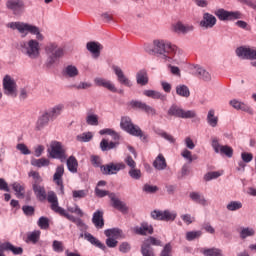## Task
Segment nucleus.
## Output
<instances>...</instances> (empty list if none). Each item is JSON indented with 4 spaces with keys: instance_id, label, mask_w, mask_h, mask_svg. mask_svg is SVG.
<instances>
[{
    "instance_id": "f257e3e1",
    "label": "nucleus",
    "mask_w": 256,
    "mask_h": 256,
    "mask_svg": "<svg viewBox=\"0 0 256 256\" xmlns=\"http://www.w3.org/2000/svg\"><path fill=\"white\" fill-rule=\"evenodd\" d=\"M153 45L154 48L149 49V47H147L146 52L149 53V55H161L162 59H165V61L172 59L177 51V46L171 45V43L165 42L164 40H154Z\"/></svg>"
},
{
    "instance_id": "f03ea898",
    "label": "nucleus",
    "mask_w": 256,
    "mask_h": 256,
    "mask_svg": "<svg viewBox=\"0 0 256 256\" xmlns=\"http://www.w3.org/2000/svg\"><path fill=\"white\" fill-rule=\"evenodd\" d=\"M120 129L132 137H139L143 143H149V135L143 133L141 127L135 125L129 116H122L120 120Z\"/></svg>"
},
{
    "instance_id": "7ed1b4c3",
    "label": "nucleus",
    "mask_w": 256,
    "mask_h": 256,
    "mask_svg": "<svg viewBox=\"0 0 256 256\" xmlns=\"http://www.w3.org/2000/svg\"><path fill=\"white\" fill-rule=\"evenodd\" d=\"M10 29H17L19 33H21V37L25 38L29 33L31 35H36V39L38 41H43L44 37L43 34H41V31L39 30V27L31 25L29 23L25 22H11L7 25Z\"/></svg>"
},
{
    "instance_id": "20e7f679",
    "label": "nucleus",
    "mask_w": 256,
    "mask_h": 256,
    "mask_svg": "<svg viewBox=\"0 0 256 256\" xmlns=\"http://www.w3.org/2000/svg\"><path fill=\"white\" fill-rule=\"evenodd\" d=\"M91 163L94 167H100V171L103 175H117L118 171L125 169V163H110L108 165H101V161L99 160V156H92Z\"/></svg>"
},
{
    "instance_id": "39448f33",
    "label": "nucleus",
    "mask_w": 256,
    "mask_h": 256,
    "mask_svg": "<svg viewBox=\"0 0 256 256\" xmlns=\"http://www.w3.org/2000/svg\"><path fill=\"white\" fill-rule=\"evenodd\" d=\"M61 111H63V104L57 105L52 108L51 111L42 114L37 121L36 128L38 129V131H41V129H43L45 125H49V119H57V117L61 115Z\"/></svg>"
},
{
    "instance_id": "423d86ee",
    "label": "nucleus",
    "mask_w": 256,
    "mask_h": 256,
    "mask_svg": "<svg viewBox=\"0 0 256 256\" xmlns=\"http://www.w3.org/2000/svg\"><path fill=\"white\" fill-rule=\"evenodd\" d=\"M153 247H163V242L153 236H149L144 239L140 250L142 256H155V250Z\"/></svg>"
},
{
    "instance_id": "0eeeda50",
    "label": "nucleus",
    "mask_w": 256,
    "mask_h": 256,
    "mask_svg": "<svg viewBox=\"0 0 256 256\" xmlns=\"http://www.w3.org/2000/svg\"><path fill=\"white\" fill-rule=\"evenodd\" d=\"M46 53L48 55L46 67H53L65 55V50L63 48H57L55 44H50L46 47Z\"/></svg>"
},
{
    "instance_id": "6e6552de",
    "label": "nucleus",
    "mask_w": 256,
    "mask_h": 256,
    "mask_svg": "<svg viewBox=\"0 0 256 256\" xmlns=\"http://www.w3.org/2000/svg\"><path fill=\"white\" fill-rule=\"evenodd\" d=\"M167 115H169V117H176L178 119H195V117H197V113L195 112V110L185 111L177 104H172L170 106Z\"/></svg>"
},
{
    "instance_id": "1a4fd4ad",
    "label": "nucleus",
    "mask_w": 256,
    "mask_h": 256,
    "mask_svg": "<svg viewBox=\"0 0 256 256\" xmlns=\"http://www.w3.org/2000/svg\"><path fill=\"white\" fill-rule=\"evenodd\" d=\"M50 147H51V151H49V153H50L51 159H59L61 163H63V161L67 159V154L61 142L52 141L50 144Z\"/></svg>"
},
{
    "instance_id": "9d476101",
    "label": "nucleus",
    "mask_w": 256,
    "mask_h": 256,
    "mask_svg": "<svg viewBox=\"0 0 256 256\" xmlns=\"http://www.w3.org/2000/svg\"><path fill=\"white\" fill-rule=\"evenodd\" d=\"M216 17L219 21H235L237 19H243V14L239 11H227L223 8L218 9L215 12Z\"/></svg>"
},
{
    "instance_id": "9b49d317",
    "label": "nucleus",
    "mask_w": 256,
    "mask_h": 256,
    "mask_svg": "<svg viewBox=\"0 0 256 256\" xmlns=\"http://www.w3.org/2000/svg\"><path fill=\"white\" fill-rule=\"evenodd\" d=\"M212 149H214V153H220V155H225L228 159L233 157V148L229 145H221L219 144V140L214 138L212 140Z\"/></svg>"
},
{
    "instance_id": "f8f14e48",
    "label": "nucleus",
    "mask_w": 256,
    "mask_h": 256,
    "mask_svg": "<svg viewBox=\"0 0 256 256\" xmlns=\"http://www.w3.org/2000/svg\"><path fill=\"white\" fill-rule=\"evenodd\" d=\"M130 107L134 109V111H143V113H146L147 115H157V110H155V108L139 100L130 101Z\"/></svg>"
},
{
    "instance_id": "ddd939ff",
    "label": "nucleus",
    "mask_w": 256,
    "mask_h": 256,
    "mask_svg": "<svg viewBox=\"0 0 256 256\" xmlns=\"http://www.w3.org/2000/svg\"><path fill=\"white\" fill-rule=\"evenodd\" d=\"M3 89L5 95H11L12 97H16L17 83L9 75H5L3 78Z\"/></svg>"
},
{
    "instance_id": "4468645a",
    "label": "nucleus",
    "mask_w": 256,
    "mask_h": 256,
    "mask_svg": "<svg viewBox=\"0 0 256 256\" xmlns=\"http://www.w3.org/2000/svg\"><path fill=\"white\" fill-rule=\"evenodd\" d=\"M6 7L14 15H21L25 11V2L23 0H8L6 1Z\"/></svg>"
},
{
    "instance_id": "2eb2a0df",
    "label": "nucleus",
    "mask_w": 256,
    "mask_h": 256,
    "mask_svg": "<svg viewBox=\"0 0 256 256\" xmlns=\"http://www.w3.org/2000/svg\"><path fill=\"white\" fill-rule=\"evenodd\" d=\"M48 203H51V209L54 213H58V215L65 214V209L59 206V199L57 198V194L55 192H48V196H46Z\"/></svg>"
},
{
    "instance_id": "dca6fc26",
    "label": "nucleus",
    "mask_w": 256,
    "mask_h": 256,
    "mask_svg": "<svg viewBox=\"0 0 256 256\" xmlns=\"http://www.w3.org/2000/svg\"><path fill=\"white\" fill-rule=\"evenodd\" d=\"M63 175H65V166L59 165L56 167V171L53 175V181L60 187L62 195H65V186L63 185Z\"/></svg>"
},
{
    "instance_id": "f3484780",
    "label": "nucleus",
    "mask_w": 256,
    "mask_h": 256,
    "mask_svg": "<svg viewBox=\"0 0 256 256\" xmlns=\"http://www.w3.org/2000/svg\"><path fill=\"white\" fill-rule=\"evenodd\" d=\"M112 69L117 76L118 82L120 85H125V87H133V84L131 83V80L125 76V73H123V70L119 66H112Z\"/></svg>"
},
{
    "instance_id": "a211bd4d",
    "label": "nucleus",
    "mask_w": 256,
    "mask_h": 256,
    "mask_svg": "<svg viewBox=\"0 0 256 256\" xmlns=\"http://www.w3.org/2000/svg\"><path fill=\"white\" fill-rule=\"evenodd\" d=\"M236 55L242 59H256V50L240 46L236 49Z\"/></svg>"
},
{
    "instance_id": "6ab92c4d",
    "label": "nucleus",
    "mask_w": 256,
    "mask_h": 256,
    "mask_svg": "<svg viewBox=\"0 0 256 256\" xmlns=\"http://www.w3.org/2000/svg\"><path fill=\"white\" fill-rule=\"evenodd\" d=\"M109 198L112 202V207L114 209L121 211V213H127V211H129V207H127V204H125V202L121 201L119 198H116L115 193H110Z\"/></svg>"
},
{
    "instance_id": "aec40b11",
    "label": "nucleus",
    "mask_w": 256,
    "mask_h": 256,
    "mask_svg": "<svg viewBox=\"0 0 256 256\" xmlns=\"http://www.w3.org/2000/svg\"><path fill=\"white\" fill-rule=\"evenodd\" d=\"M216 24L217 18L213 16V14H210L209 12L203 14V19L200 22V27H205V29H212V27H215Z\"/></svg>"
},
{
    "instance_id": "412c9836",
    "label": "nucleus",
    "mask_w": 256,
    "mask_h": 256,
    "mask_svg": "<svg viewBox=\"0 0 256 256\" xmlns=\"http://www.w3.org/2000/svg\"><path fill=\"white\" fill-rule=\"evenodd\" d=\"M134 233L136 235H142V236L153 235L154 229L152 225H149V223L143 222L140 224V226L134 227Z\"/></svg>"
},
{
    "instance_id": "4be33fe9",
    "label": "nucleus",
    "mask_w": 256,
    "mask_h": 256,
    "mask_svg": "<svg viewBox=\"0 0 256 256\" xmlns=\"http://www.w3.org/2000/svg\"><path fill=\"white\" fill-rule=\"evenodd\" d=\"M5 251H11L13 255H23V248L15 247L11 242H4L0 244V253H5Z\"/></svg>"
},
{
    "instance_id": "5701e85b",
    "label": "nucleus",
    "mask_w": 256,
    "mask_h": 256,
    "mask_svg": "<svg viewBox=\"0 0 256 256\" xmlns=\"http://www.w3.org/2000/svg\"><path fill=\"white\" fill-rule=\"evenodd\" d=\"M86 49L90 53H92L94 59H97L101 55V50L103 49V45H101V43L99 42L92 41L86 44Z\"/></svg>"
},
{
    "instance_id": "b1692460",
    "label": "nucleus",
    "mask_w": 256,
    "mask_h": 256,
    "mask_svg": "<svg viewBox=\"0 0 256 256\" xmlns=\"http://www.w3.org/2000/svg\"><path fill=\"white\" fill-rule=\"evenodd\" d=\"M27 55L32 59L39 57V42L37 40H30L28 42Z\"/></svg>"
},
{
    "instance_id": "393cba45",
    "label": "nucleus",
    "mask_w": 256,
    "mask_h": 256,
    "mask_svg": "<svg viewBox=\"0 0 256 256\" xmlns=\"http://www.w3.org/2000/svg\"><path fill=\"white\" fill-rule=\"evenodd\" d=\"M92 223L96 229H103L105 227V219L103 218V211L97 210L93 213Z\"/></svg>"
},
{
    "instance_id": "a878e982",
    "label": "nucleus",
    "mask_w": 256,
    "mask_h": 256,
    "mask_svg": "<svg viewBox=\"0 0 256 256\" xmlns=\"http://www.w3.org/2000/svg\"><path fill=\"white\" fill-rule=\"evenodd\" d=\"M231 107L234 109H237V111H245V113H249L250 115H253V109L249 107V105L237 100L233 99L230 101Z\"/></svg>"
},
{
    "instance_id": "bb28decb",
    "label": "nucleus",
    "mask_w": 256,
    "mask_h": 256,
    "mask_svg": "<svg viewBox=\"0 0 256 256\" xmlns=\"http://www.w3.org/2000/svg\"><path fill=\"white\" fill-rule=\"evenodd\" d=\"M32 189L38 201L43 202L47 199V191H45V186L32 184Z\"/></svg>"
},
{
    "instance_id": "cd10ccee",
    "label": "nucleus",
    "mask_w": 256,
    "mask_h": 256,
    "mask_svg": "<svg viewBox=\"0 0 256 256\" xmlns=\"http://www.w3.org/2000/svg\"><path fill=\"white\" fill-rule=\"evenodd\" d=\"M95 83L98 87H104L105 89H108V91H111V93H117V88L115 87V84L111 83L109 80H105L103 78H96Z\"/></svg>"
},
{
    "instance_id": "c85d7f7f",
    "label": "nucleus",
    "mask_w": 256,
    "mask_h": 256,
    "mask_svg": "<svg viewBox=\"0 0 256 256\" xmlns=\"http://www.w3.org/2000/svg\"><path fill=\"white\" fill-rule=\"evenodd\" d=\"M84 238L87 239V241H89L91 245L98 247V249H101L102 251H107V246H105V244L99 241V239H96L95 236H93L91 233H84Z\"/></svg>"
},
{
    "instance_id": "c756f323",
    "label": "nucleus",
    "mask_w": 256,
    "mask_h": 256,
    "mask_svg": "<svg viewBox=\"0 0 256 256\" xmlns=\"http://www.w3.org/2000/svg\"><path fill=\"white\" fill-rule=\"evenodd\" d=\"M136 83L145 87V85L149 84V75L147 74V70L142 69L136 74Z\"/></svg>"
},
{
    "instance_id": "7c9ffc66",
    "label": "nucleus",
    "mask_w": 256,
    "mask_h": 256,
    "mask_svg": "<svg viewBox=\"0 0 256 256\" xmlns=\"http://www.w3.org/2000/svg\"><path fill=\"white\" fill-rule=\"evenodd\" d=\"M154 169L158 171H164L167 169V161L165 160V156L163 154H159L153 162Z\"/></svg>"
},
{
    "instance_id": "2f4dec72",
    "label": "nucleus",
    "mask_w": 256,
    "mask_h": 256,
    "mask_svg": "<svg viewBox=\"0 0 256 256\" xmlns=\"http://www.w3.org/2000/svg\"><path fill=\"white\" fill-rule=\"evenodd\" d=\"M61 217H65L68 219V221H71L72 223H75L77 227H83L85 230H87L89 227L85 225V222L81 218H77L69 213L67 211L64 212V214Z\"/></svg>"
},
{
    "instance_id": "473e14b6",
    "label": "nucleus",
    "mask_w": 256,
    "mask_h": 256,
    "mask_svg": "<svg viewBox=\"0 0 256 256\" xmlns=\"http://www.w3.org/2000/svg\"><path fill=\"white\" fill-rule=\"evenodd\" d=\"M62 73L64 77H70V79H73L79 75V69L74 65H68Z\"/></svg>"
},
{
    "instance_id": "72a5a7b5",
    "label": "nucleus",
    "mask_w": 256,
    "mask_h": 256,
    "mask_svg": "<svg viewBox=\"0 0 256 256\" xmlns=\"http://www.w3.org/2000/svg\"><path fill=\"white\" fill-rule=\"evenodd\" d=\"M66 165L70 173H77L79 162L77 161V158H75V156H70L66 161Z\"/></svg>"
},
{
    "instance_id": "f704fd0d",
    "label": "nucleus",
    "mask_w": 256,
    "mask_h": 256,
    "mask_svg": "<svg viewBox=\"0 0 256 256\" xmlns=\"http://www.w3.org/2000/svg\"><path fill=\"white\" fill-rule=\"evenodd\" d=\"M194 29L195 27L189 25L185 26L181 22L176 23V25L174 26V31L176 33H183V35H187V33H190V31H193Z\"/></svg>"
},
{
    "instance_id": "c9c22d12",
    "label": "nucleus",
    "mask_w": 256,
    "mask_h": 256,
    "mask_svg": "<svg viewBox=\"0 0 256 256\" xmlns=\"http://www.w3.org/2000/svg\"><path fill=\"white\" fill-rule=\"evenodd\" d=\"M119 145V142H109L107 139H102L100 142L101 151H111V149H115Z\"/></svg>"
},
{
    "instance_id": "e433bc0d",
    "label": "nucleus",
    "mask_w": 256,
    "mask_h": 256,
    "mask_svg": "<svg viewBox=\"0 0 256 256\" xmlns=\"http://www.w3.org/2000/svg\"><path fill=\"white\" fill-rule=\"evenodd\" d=\"M176 94L179 97H185L186 99L191 96V91H189V87L185 84H180L176 86Z\"/></svg>"
},
{
    "instance_id": "4c0bfd02",
    "label": "nucleus",
    "mask_w": 256,
    "mask_h": 256,
    "mask_svg": "<svg viewBox=\"0 0 256 256\" xmlns=\"http://www.w3.org/2000/svg\"><path fill=\"white\" fill-rule=\"evenodd\" d=\"M143 95H145V97H150V99H161V101H165V95L159 91L144 90Z\"/></svg>"
},
{
    "instance_id": "58836bf2",
    "label": "nucleus",
    "mask_w": 256,
    "mask_h": 256,
    "mask_svg": "<svg viewBox=\"0 0 256 256\" xmlns=\"http://www.w3.org/2000/svg\"><path fill=\"white\" fill-rule=\"evenodd\" d=\"M190 199L194 201V203H198V205H207V200L205 199V196L200 195L199 192H191L190 193Z\"/></svg>"
},
{
    "instance_id": "ea45409f",
    "label": "nucleus",
    "mask_w": 256,
    "mask_h": 256,
    "mask_svg": "<svg viewBox=\"0 0 256 256\" xmlns=\"http://www.w3.org/2000/svg\"><path fill=\"white\" fill-rule=\"evenodd\" d=\"M207 123L210 127H217L219 124V117L215 116V110L211 109L208 111Z\"/></svg>"
},
{
    "instance_id": "a19ab883",
    "label": "nucleus",
    "mask_w": 256,
    "mask_h": 256,
    "mask_svg": "<svg viewBox=\"0 0 256 256\" xmlns=\"http://www.w3.org/2000/svg\"><path fill=\"white\" fill-rule=\"evenodd\" d=\"M39 239H41V231L34 230L27 235L26 243H33V245H36V243H39Z\"/></svg>"
},
{
    "instance_id": "79ce46f5",
    "label": "nucleus",
    "mask_w": 256,
    "mask_h": 256,
    "mask_svg": "<svg viewBox=\"0 0 256 256\" xmlns=\"http://www.w3.org/2000/svg\"><path fill=\"white\" fill-rule=\"evenodd\" d=\"M106 237H112L113 239H119L123 235V230L119 228H110L104 231Z\"/></svg>"
},
{
    "instance_id": "37998d69",
    "label": "nucleus",
    "mask_w": 256,
    "mask_h": 256,
    "mask_svg": "<svg viewBox=\"0 0 256 256\" xmlns=\"http://www.w3.org/2000/svg\"><path fill=\"white\" fill-rule=\"evenodd\" d=\"M196 76L200 78L202 81H211V74L202 67H198L196 69Z\"/></svg>"
},
{
    "instance_id": "c03bdc74",
    "label": "nucleus",
    "mask_w": 256,
    "mask_h": 256,
    "mask_svg": "<svg viewBox=\"0 0 256 256\" xmlns=\"http://www.w3.org/2000/svg\"><path fill=\"white\" fill-rule=\"evenodd\" d=\"M49 159L47 158H40V159H32L31 160V165L33 167H38L39 169H41V167H49Z\"/></svg>"
},
{
    "instance_id": "a18cd8bd",
    "label": "nucleus",
    "mask_w": 256,
    "mask_h": 256,
    "mask_svg": "<svg viewBox=\"0 0 256 256\" xmlns=\"http://www.w3.org/2000/svg\"><path fill=\"white\" fill-rule=\"evenodd\" d=\"M202 253L204 256H223V250L219 248H204Z\"/></svg>"
},
{
    "instance_id": "49530a36",
    "label": "nucleus",
    "mask_w": 256,
    "mask_h": 256,
    "mask_svg": "<svg viewBox=\"0 0 256 256\" xmlns=\"http://www.w3.org/2000/svg\"><path fill=\"white\" fill-rule=\"evenodd\" d=\"M253 235H255V229L253 228L246 227L240 231L241 239H247V237H253Z\"/></svg>"
},
{
    "instance_id": "de8ad7c7",
    "label": "nucleus",
    "mask_w": 256,
    "mask_h": 256,
    "mask_svg": "<svg viewBox=\"0 0 256 256\" xmlns=\"http://www.w3.org/2000/svg\"><path fill=\"white\" fill-rule=\"evenodd\" d=\"M243 207V204L239 201H231L227 204L226 209L228 211H239Z\"/></svg>"
},
{
    "instance_id": "09e8293b",
    "label": "nucleus",
    "mask_w": 256,
    "mask_h": 256,
    "mask_svg": "<svg viewBox=\"0 0 256 256\" xmlns=\"http://www.w3.org/2000/svg\"><path fill=\"white\" fill-rule=\"evenodd\" d=\"M142 191H144V193H148L149 195H155V193L159 191V187L150 184H144Z\"/></svg>"
},
{
    "instance_id": "8fccbe9b",
    "label": "nucleus",
    "mask_w": 256,
    "mask_h": 256,
    "mask_svg": "<svg viewBox=\"0 0 256 256\" xmlns=\"http://www.w3.org/2000/svg\"><path fill=\"white\" fill-rule=\"evenodd\" d=\"M93 139V133L87 132L82 133L81 135L77 136V141H81L82 143H89Z\"/></svg>"
},
{
    "instance_id": "3c124183",
    "label": "nucleus",
    "mask_w": 256,
    "mask_h": 256,
    "mask_svg": "<svg viewBox=\"0 0 256 256\" xmlns=\"http://www.w3.org/2000/svg\"><path fill=\"white\" fill-rule=\"evenodd\" d=\"M201 235V231H190L186 233V239L187 241H195V239H199Z\"/></svg>"
},
{
    "instance_id": "603ef678",
    "label": "nucleus",
    "mask_w": 256,
    "mask_h": 256,
    "mask_svg": "<svg viewBox=\"0 0 256 256\" xmlns=\"http://www.w3.org/2000/svg\"><path fill=\"white\" fill-rule=\"evenodd\" d=\"M22 211L26 217H33L35 215V207L33 206L24 205L22 206Z\"/></svg>"
},
{
    "instance_id": "864d4df0",
    "label": "nucleus",
    "mask_w": 256,
    "mask_h": 256,
    "mask_svg": "<svg viewBox=\"0 0 256 256\" xmlns=\"http://www.w3.org/2000/svg\"><path fill=\"white\" fill-rule=\"evenodd\" d=\"M72 197L74 199H85L87 197V190H73Z\"/></svg>"
},
{
    "instance_id": "5fc2aeb1",
    "label": "nucleus",
    "mask_w": 256,
    "mask_h": 256,
    "mask_svg": "<svg viewBox=\"0 0 256 256\" xmlns=\"http://www.w3.org/2000/svg\"><path fill=\"white\" fill-rule=\"evenodd\" d=\"M29 177H33L34 182L33 185H40V183H43V178H41V175L39 172L31 171L29 173Z\"/></svg>"
},
{
    "instance_id": "6e6d98bb",
    "label": "nucleus",
    "mask_w": 256,
    "mask_h": 256,
    "mask_svg": "<svg viewBox=\"0 0 256 256\" xmlns=\"http://www.w3.org/2000/svg\"><path fill=\"white\" fill-rule=\"evenodd\" d=\"M159 137H162V139H165L166 141H169L170 143L174 144L176 139L173 137V135L165 132V131H160L158 132Z\"/></svg>"
},
{
    "instance_id": "4d7b16f0",
    "label": "nucleus",
    "mask_w": 256,
    "mask_h": 256,
    "mask_svg": "<svg viewBox=\"0 0 256 256\" xmlns=\"http://www.w3.org/2000/svg\"><path fill=\"white\" fill-rule=\"evenodd\" d=\"M38 226L40 229H49V218L41 216L38 220Z\"/></svg>"
},
{
    "instance_id": "13d9d810",
    "label": "nucleus",
    "mask_w": 256,
    "mask_h": 256,
    "mask_svg": "<svg viewBox=\"0 0 256 256\" xmlns=\"http://www.w3.org/2000/svg\"><path fill=\"white\" fill-rule=\"evenodd\" d=\"M128 175L131 177V179L139 181V179H141V170L132 168L129 170Z\"/></svg>"
},
{
    "instance_id": "bf43d9fd",
    "label": "nucleus",
    "mask_w": 256,
    "mask_h": 256,
    "mask_svg": "<svg viewBox=\"0 0 256 256\" xmlns=\"http://www.w3.org/2000/svg\"><path fill=\"white\" fill-rule=\"evenodd\" d=\"M151 217H152V219H155L156 221H163L164 211L154 210L151 212Z\"/></svg>"
},
{
    "instance_id": "052dcab7",
    "label": "nucleus",
    "mask_w": 256,
    "mask_h": 256,
    "mask_svg": "<svg viewBox=\"0 0 256 256\" xmlns=\"http://www.w3.org/2000/svg\"><path fill=\"white\" fill-rule=\"evenodd\" d=\"M171 251H173V246H171V243H167L162 249L160 256H173Z\"/></svg>"
},
{
    "instance_id": "680f3d73",
    "label": "nucleus",
    "mask_w": 256,
    "mask_h": 256,
    "mask_svg": "<svg viewBox=\"0 0 256 256\" xmlns=\"http://www.w3.org/2000/svg\"><path fill=\"white\" fill-rule=\"evenodd\" d=\"M218 177H221V173L214 171V172H208L204 176V181H211L213 179H218Z\"/></svg>"
},
{
    "instance_id": "e2e57ef3",
    "label": "nucleus",
    "mask_w": 256,
    "mask_h": 256,
    "mask_svg": "<svg viewBox=\"0 0 256 256\" xmlns=\"http://www.w3.org/2000/svg\"><path fill=\"white\" fill-rule=\"evenodd\" d=\"M86 122L88 125H99V117L95 114L88 115Z\"/></svg>"
},
{
    "instance_id": "0e129e2a",
    "label": "nucleus",
    "mask_w": 256,
    "mask_h": 256,
    "mask_svg": "<svg viewBox=\"0 0 256 256\" xmlns=\"http://www.w3.org/2000/svg\"><path fill=\"white\" fill-rule=\"evenodd\" d=\"M16 148L22 153V155H31V150H29L27 145L23 143L17 144Z\"/></svg>"
},
{
    "instance_id": "69168bd1",
    "label": "nucleus",
    "mask_w": 256,
    "mask_h": 256,
    "mask_svg": "<svg viewBox=\"0 0 256 256\" xmlns=\"http://www.w3.org/2000/svg\"><path fill=\"white\" fill-rule=\"evenodd\" d=\"M175 219H177V214H173L169 210L164 211L163 221H175Z\"/></svg>"
},
{
    "instance_id": "338daca9",
    "label": "nucleus",
    "mask_w": 256,
    "mask_h": 256,
    "mask_svg": "<svg viewBox=\"0 0 256 256\" xmlns=\"http://www.w3.org/2000/svg\"><path fill=\"white\" fill-rule=\"evenodd\" d=\"M118 243H119V241H117L115 238H112L111 236H109L106 239V245L110 249H115V247H117Z\"/></svg>"
},
{
    "instance_id": "774afa93",
    "label": "nucleus",
    "mask_w": 256,
    "mask_h": 256,
    "mask_svg": "<svg viewBox=\"0 0 256 256\" xmlns=\"http://www.w3.org/2000/svg\"><path fill=\"white\" fill-rule=\"evenodd\" d=\"M120 253H129L131 251V244L129 242H122L119 246Z\"/></svg>"
}]
</instances>
